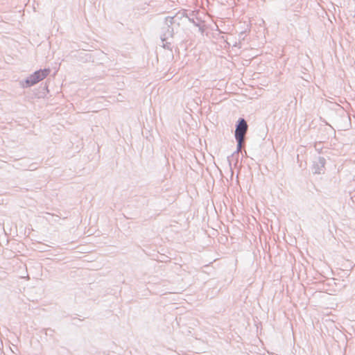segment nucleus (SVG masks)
Returning a JSON list of instances; mask_svg holds the SVG:
<instances>
[{
  "label": "nucleus",
  "mask_w": 355,
  "mask_h": 355,
  "mask_svg": "<svg viewBox=\"0 0 355 355\" xmlns=\"http://www.w3.org/2000/svg\"><path fill=\"white\" fill-rule=\"evenodd\" d=\"M159 21H162V26L161 27L160 40L162 46L164 49L172 50L171 40L173 36V17L167 16L165 17H159Z\"/></svg>",
  "instance_id": "f257e3e1"
},
{
  "label": "nucleus",
  "mask_w": 355,
  "mask_h": 355,
  "mask_svg": "<svg viewBox=\"0 0 355 355\" xmlns=\"http://www.w3.org/2000/svg\"><path fill=\"white\" fill-rule=\"evenodd\" d=\"M50 69H40L35 71L33 74L30 75L26 80L23 87H30L40 81L44 80L50 73Z\"/></svg>",
  "instance_id": "f03ea898"
},
{
  "label": "nucleus",
  "mask_w": 355,
  "mask_h": 355,
  "mask_svg": "<svg viewBox=\"0 0 355 355\" xmlns=\"http://www.w3.org/2000/svg\"><path fill=\"white\" fill-rule=\"evenodd\" d=\"M248 130V125L245 119L243 118H239L236 123L234 137L239 139H245Z\"/></svg>",
  "instance_id": "7ed1b4c3"
},
{
  "label": "nucleus",
  "mask_w": 355,
  "mask_h": 355,
  "mask_svg": "<svg viewBox=\"0 0 355 355\" xmlns=\"http://www.w3.org/2000/svg\"><path fill=\"white\" fill-rule=\"evenodd\" d=\"M326 159L323 157H318L313 164V172L315 174H322L325 171Z\"/></svg>",
  "instance_id": "20e7f679"
},
{
  "label": "nucleus",
  "mask_w": 355,
  "mask_h": 355,
  "mask_svg": "<svg viewBox=\"0 0 355 355\" xmlns=\"http://www.w3.org/2000/svg\"><path fill=\"white\" fill-rule=\"evenodd\" d=\"M197 12L195 11H191L189 15H187L186 17L188 18L189 21L191 22L195 26L199 28V31L201 33L204 32V28L200 26L201 19L196 17Z\"/></svg>",
  "instance_id": "39448f33"
},
{
  "label": "nucleus",
  "mask_w": 355,
  "mask_h": 355,
  "mask_svg": "<svg viewBox=\"0 0 355 355\" xmlns=\"http://www.w3.org/2000/svg\"><path fill=\"white\" fill-rule=\"evenodd\" d=\"M236 141V150L234 152L230 157H228V162L230 165L231 166L232 159L234 158V157H239V153L241 150L243 142L244 141V139H239V138H235Z\"/></svg>",
  "instance_id": "423d86ee"
},
{
  "label": "nucleus",
  "mask_w": 355,
  "mask_h": 355,
  "mask_svg": "<svg viewBox=\"0 0 355 355\" xmlns=\"http://www.w3.org/2000/svg\"><path fill=\"white\" fill-rule=\"evenodd\" d=\"M168 259V257L164 256V254H160V256H157V262H166Z\"/></svg>",
  "instance_id": "0eeeda50"
},
{
  "label": "nucleus",
  "mask_w": 355,
  "mask_h": 355,
  "mask_svg": "<svg viewBox=\"0 0 355 355\" xmlns=\"http://www.w3.org/2000/svg\"><path fill=\"white\" fill-rule=\"evenodd\" d=\"M238 159H239V157H234V158L232 159V161H233L234 159H235V161H236V162H235V165H236V164H237V162H238Z\"/></svg>",
  "instance_id": "6e6552de"
},
{
  "label": "nucleus",
  "mask_w": 355,
  "mask_h": 355,
  "mask_svg": "<svg viewBox=\"0 0 355 355\" xmlns=\"http://www.w3.org/2000/svg\"><path fill=\"white\" fill-rule=\"evenodd\" d=\"M262 1H263V2H265V1H266V0H262Z\"/></svg>",
  "instance_id": "1a4fd4ad"
}]
</instances>
